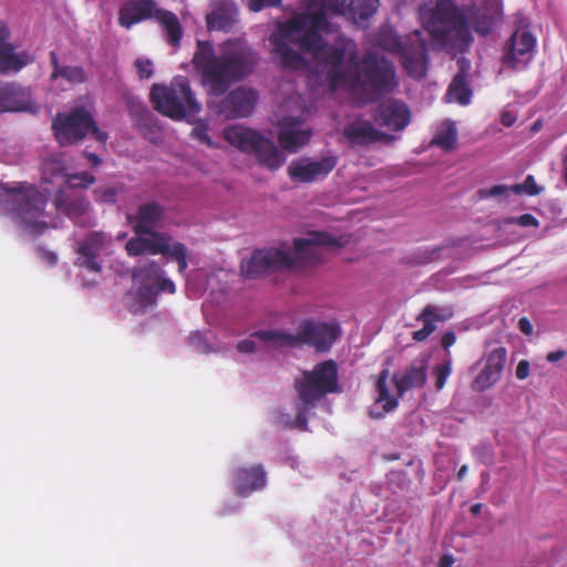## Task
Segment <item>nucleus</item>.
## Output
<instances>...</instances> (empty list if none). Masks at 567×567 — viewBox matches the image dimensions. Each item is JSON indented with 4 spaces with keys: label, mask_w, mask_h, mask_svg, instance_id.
<instances>
[{
    "label": "nucleus",
    "mask_w": 567,
    "mask_h": 567,
    "mask_svg": "<svg viewBox=\"0 0 567 567\" xmlns=\"http://www.w3.org/2000/svg\"><path fill=\"white\" fill-rule=\"evenodd\" d=\"M66 166L60 158H49L42 164V181L53 183L56 178H66Z\"/></svg>",
    "instance_id": "nucleus-37"
},
{
    "label": "nucleus",
    "mask_w": 567,
    "mask_h": 567,
    "mask_svg": "<svg viewBox=\"0 0 567 567\" xmlns=\"http://www.w3.org/2000/svg\"><path fill=\"white\" fill-rule=\"evenodd\" d=\"M258 62V53L240 39L225 41L218 52L210 41L198 40L192 59L202 85L216 97L250 75Z\"/></svg>",
    "instance_id": "nucleus-3"
},
{
    "label": "nucleus",
    "mask_w": 567,
    "mask_h": 567,
    "mask_svg": "<svg viewBox=\"0 0 567 567\" xmlns=\"http://www.w3.org/2000/svg\"><path fill=\"white\" fill-rule=\"evenodd\" d=\"M453 561L454 560L451 556L445 555L440 559L439 567H451Z\"/></svg>",
    "instance_id": "nucleus-63"
},
{
    "label": "nucleus",
    "mask_w": 567,
    "mask_h": 567,
    "mask_svg": "<svg viewBox=\"0 0 567 567\" xmlns=\"http://www.w3.org/2000/svg\"><path fill=\"white\" fill-rule=\"evenodd\" d=\"M120 190L117 187H97L94 189L95 200L114 204Z\"/></svg>",
    "instance_id": "nucleus-45"
},
{
    "label": "nucleus",
    "mask_w": 567,
    "mask_h": 567,
    "mask_svg": "<svg viewBox=\"0 0 567 567\" xmlns=\"http://www.w3.org/2000/svg\"><path fill=\"white\" fill-rule=\"evenodd\" d=\"M155 288L157 292L164 291L168 293H174L176 291L175 284L171 279L165 278L164 275L159 276V278L156 280Z\"/></svg>",
    "instance_id": "nucleus-52"
},
{
    "label": "nucleus",
    "mask_w": 567,
    "mask_h": 567,
    "mask_svg": "<svg viewBox=\"0 0 567 567\" xmlns=\"http://www.w3.org/2000/svg\"><path fill=\"white\" fill-rule=\"evenodd\" d=\"M433 373L435 375V388L437 391H441L445 386L446 380L452 373V361L450 353L443 363L434 367Z\"/></svg>",
    "instance_id": "nucleus-42"
},
{
    "label": "nucleus",
    "mask_w": 567,
    "mask_h": 567,
    "mask_svg": "<svg viewBox=\"0 0 567 567\" xmlns=\"http://www.w3.org/2000/svg\"><path fill=\"white\" fill-rule=\"evenodd\" d=\"M295 390L297 392L295 425L306 431L308 416L317 403L327 394L341 392L338 364L330 359L317 363L312 370H305L302 377L295 380Z\"/></svg>",
    "instance_id": "nucleus-6"
},
{
    "label": "nucleus",
    "mask_w": 567,
    "mask_h": 567,
    "mask_svg": "<svg viewBox=\"0 0 567 567\" xmlns=\"http://www.w3.org/2000/svg\"><path fill=\"white\" fill-rule=\"evenodd\" d=\"M517 225L522 227H538L539 221L534 215L526 213L517 217Z\"/></svg>",
    "instance_id": "nucleus-53"
},
{
    "label": "nucleus",
    "mask_w": 567,
    "mask_h": 567,
    "mask_svg": "<svg viewBox=\"0 0 567 567\" xmlns=\"http://www.w3.org/2000/svg\"><path fill=\"white\" fill-rule=\"evenodd\" d=\"M136 72L141 79H150L153 75L152 62L146 59H137L134 62Z\"/></svg>",
    "instance_id": "nucleus-49"
},
{
    "label": "nucleus",
    "mask_w": 567,
    "mask_h": 567,
    "mask_svg": "<svg viewBox=\"0 0 567 567\" xmlns=\"http://www.w3.org/2000/svg\"><path fill=\"white\" fill-rule=\"evenodd\" d=\"M166 208L156 200L146 202L140 205L135 214H127L126 221L132 226L135 235H144L156 230L165 217Z\"/></svg>",
    "instance_id": "nucleus-19"
},
{
    "label": "nucleus",
    "mask_w": 567,
    "mask_h": 567,
    "mask_svg": "<svg viewBox=\"0 0 567 567\" xmlns=\"http://www.w3.org/2000/svg\"><path fill=\"white\" fill-rule=\"evenodd\" d=\"M337 165L334 156H326L318 161L307 158L293 161L288 166L290 178L299 183H311L326 177Z\"/></svg>",
    "instance_id": "nucleus-18"
},
{
    "label": "nucleus",
    "mask_w": 567,
    "mask_h": 567,
    "mask_svg": "<svg viewBox=\"0 0 567 567\" xmlns=\"http://www.w3.org/2000/svg\"><path fill=\"white\" fill-rule=\"evenodd\" d=\"M192 136L203 144H206L208 146H213V141L208 135V127L204 123H198L193 130H192Z\"/></svg>",
    "instance_id": "nucleus-48"
},
{
    "label": "nucleus",
    "mask_w": 567,
    "mask_h": 567,
    "mask_svg": "<svg viewBox=\"0 0 567 567\" xmlns=\"http://www.w3.org/2000/svg\"><path fill=\"white\" fill-rule=\"evenodd\" d=\"M50 61L53 68L50 76L52 81H55L59 78L64 79L69 83H84L86 81V74L82 66L60 65L55 51L50 52Z\"/></svg>",
    "instance_id": "nucleus-34"
},
{
    "label": "nucleus",
    "mask_w": 567,
    "mask_h": 567,
    "mask_svg": "<svg viewBox=\"0 0 567 567\" xmlns=\"http://www.w3.org/2000/svg\"><path fill=\"white\" fill-rule=\"evenodd\" d=\"M54 203L56 209L72 219L75 224H80L81 219L90 209V203L85 196L68 194L62 188L58 190Z\"/></svg>",
    "instance_id": "nucleus-28"
},
{
    "label": "nucleus",
    "mask_w": 567,
    "mask_h": 567,
    "mask_svg": "<svg viewBox=\"0 0 567 567\" xmlns=\"http://www.w3.org/2000/svg\"><path fill=\"white\" fill-rule=\"evenodd\" d=\"M503 18L499 0H481L458 7L452 0H440L424 21L434 44L446 51L464 53L472 45V30L489 35Z\"/></svg>",
    "instance_id": "nucleus-2"
},
{
    "label": "nucleus",
    "mask_w": 567,
    "mask_h": 567,
    "mask_svg": "<svg viewBox=\"0 0 567 567\" xmlns=\"http://www.w3.org/2000/svg\"><path fill=\"white\" fill-rule=\"evenodd\" d=\"M380 0H348L347 12L354 22L370 19L379 9Z\"/></svg>",
    "instance_id": "nucleus-36"
},
{
    "label": "nucleus",
    "mask_w": 567,
    "mask_h": 567,
    "mask_svg": "<svg viewBox=\"0 0 567 567\" xmlns=\"http://www.w3.org/2000/svg\"><path fill=\"white\" fill-rule=\"evenodd\" d=\"M237 16L238 11L234 1L218 0L206 17L207 28L229 32L237 21Z\"/></svg>",
    "instance_id": "nucleus-27"
},
{
    "label": "nucleus",
    "mask_w": 567,
    "mask_h": 567,
    "mask_svg": "<svg viewBox=\"0 0 567 567\" xmlns=\"http://www.w3.org/2000/svg\"><path fill=\"white\" fill-rule=\"evenodd\" d=\"M323 0H302V6L307 10L306 12H312L322 9Z\"/></svg>",
    "instance_id": "nucleus-58"
},
{
    "label": "nucleus",
    "mask_w": 567,
    "mask_h": 567,
    "mask_svg": "<svg viewBox=\"0 0 567 567\" xmlns=\"http://www.w3.org/2000/svg\"><path fill=\"white\" fill-rule=\"evenodd\" d=\"M150 97L157 112L175 121H190L202 111L189 80L183 75L175 76L169 85L153 84Z\"/></svg>",
    "instance_id": "nucleus-9"
},
{
    "label": "nucleus",
    "mask_w": 567,
    "mask_h": 567,
    "mask_svg": "<svg viewBox=\"0 0 567 567\" xmlns=\"http://www.w3.org/2000/svg\"><path fill=\"white\" fill-rule=\"evenodd\" d=\"M246 1H247L248 8L254 12H258L266 7L279 6L281 2V0H246Z\"/></svg>",
    "instance_id": "nucleus-51"
},
{
    "label": "nucleus",
    "mask_w": 567,
    "mask_h": 567,
    "mask_svg": "<svg viewBox=\"0 0 567 567\" xmlns=\"http://www.w3.org/2000/svg\"><path fill=\"white\" fill-rule=\"evenodd\" d=\"M388 377L389 371L386 369H383L379 373V378L377 381L378 396L373 405L369 410V416L373 420H380L384 417L385 414L395 410L399 404L398 399L392 398L390 395V391L388 388Z\"/></svg>",
    "instance_id": "nucleus-29"
},
{
    "label": "nucleus",
    "mask_w": 567,
    "mask_h": 567,
    "mask_svg": "<svg viewBox=\"0 0 567 567\" xmlns=\"http://www.w3.org/2000/svg\"><path fill=\"white\" fill-rule=\"evenodd\" d=\"M561 171H563L564 183L567 186V144H566V147L563 151Z\"/></svg>",
    "instance_id": "nucleus-61"
},
{
    "label": "nucleus",
    "mask_w": 567,
    "mask_h": 567,
    "mask_svg": "<svg viewBox=\"0 0 567 567\" xmlns=\"http://www.w3.org/2000/svg\"><path fill=\"white\" fill-rule=\"evenodd\" d=\"M518 328H519L520 332H523L526 336L533 334L534 327H533L530 320L526 317H522L518 320Z\"/></svg>",
    "instance_id": "nucleus-56"
},
{
    "label": "nucleus",
    "mask_w": 567,
    "mask_h": 567,
    "mask_svg": "<svg viewBox=\"0 0 567 567\" xmlns=\"http://www.w3.org/2000/svg\"><path fill=\"white\" fill-rule=\"evenodd\" d=\"M143 245L144 241H142V235H135L134 237L126 241L125 250L128 256H141L144 254Z\"/></svg>",
    "instance_id": "nucleus-46"
},
{
    "label": "nucleus",
    "mask_w": 567,
    "mask_h": 567,
    "mask_svg": "<svg viewBox=\"0 0 567 567\" xmlns=\"http://www.w3.org/2000/svg\"><path fill=\"white\" fill-rule=\"evenodd\" d=\"M225 140L239 151L256 155L260 165L275 171L285 162V155L275 143L257 131L244 125H230L224 128Z\"/></svg>",
    "instance_id": "nucleus-13"
},
{
    "label": "nucleus",
    "mask_w": 567,
    "mask_h": 567,
    "mask_svg": "<svg viewBox=\"0 0 567 567\" xmlns=\"http://www.w3.org/2000/svg\"><path fill=\"white\" fill-rule=\"evenodd\" d=\"M70 188H87L95 183V177L89 172L68 174L64 181Z\"/></svg>",
    "instance_id": "nucleus-41"
},
{
    "label": "nucleus",
    "mask_w": 567,
    "mask_h": 567,
    "mask_svg": "<svg viewBox=\"0 0 567 567\" xmlns=\"http://www.w3.org/2000/svg\"><path fill=\"white\" fill-rule=\"evenodd\" d=\"M447 96L461 105H467L472 99L468 74L457 73L447 89Z\"/></svg>",
    "instance_id": "nucleus-35"
},
{
    "label": "nucleus",
    "mask_w": 567,
    "mask_h": 567,
    "mask_svg": "<svg viewBox=\"0 0 567 567\" xmlns=\"http://www.w3.org/2000/svg\"><path fill=\"white\" fill-rule=\"evenodd\" d=\"M343 135L351 146H365L375 142H390L394 137L377 130L369 122H355L347 125Z\"/></svg>",
    "instance_id": "nucleus-25"
},
{
    "label": "nucleus",
    "mask_w": 567,
    "mask_h": 567,
    "mask_svg": "<svg viewBox=\"0 0 567 567\" xmlns=\"http://www.w3.org/2000/svg\"><path fill=\"white\" fill-rule=\"evenodd\" d=\"M10 31L7 24L0 21V74L18 72L33 62L27 51L16 52V48L8 40Z\"/></svg>",
    "instance_id": "nucleus-21"
},
{
    "label": "nucleus",
    "mask_w": 567,
    "mask_h": 567,
    "mask_svg": "<svg viewBox=\"0 0 567 567\" xmlns=\"http://www.w3.org/2000/svg\"><path fill=\"white\" fill-rule=\"evenodd\" d=\"M235 493L247 497L266 486V472L260 464L237 467L233 472Z\"/></svg>",
    "instance_id": "nucleus-22"
},
{
    "label": "nucleus",
    "mask_w": 567,
    "mask_h": 567,
    "mask_svg": "<svg viewBox=\"0 0 567 567\" xmlns=\"http://www.w3.org/2000/svg\"><path fill=\"white\" fill-rule=\"evenodd\" d=\"M83 154L89 159V162L92 164V166H99L102 163L101 157L95 153L85 151Z\"/></svg>",
    "instance_id": "nucleus-62"
},
{
    "label": "nucleus",
    "mask_w": 567,
    "mask_h": 567,
    "mask_svg": "<svg viewBox=\"0 0 567 567\" xmlns=\"http://www.w3.org/2000/svg\"><path fill=\"white\" fill-rule=\"evenodd\" d=\"M343 244L327 231H312L306 237L295 238V254L280 248L256 249L251 257L241 264V274L247 279L258 278L282 269H297L302 265L321 261L322 249L337 250Z\"/></svg>",
    "instance_id": "nucleus-4"
},
{
    "label": "nucleus",
    "mask_w": 567,
    "mask_h": 567,
    "mask_svg": "<svg viewBox=\"0 0 567 567\" xmlns=\"http://www.w3.org/2000/svg\"><path fill=\"white\" fill-rule=\"evenodd\" d=\"M508 190H511V186L506 185H495L488 189H481L478 192L481 198H488V197H495L499 195L506 194Z\"/></svg>",
    "instance_id": "nucleus-50"
},
{
    "label": "nucleus",
    "mask_w": 567,
    "mask_h": 567,
    "mask_svg": "<svg viewBox=\"0 0 567 567\" xmlns=\"http://www.w3.org/2000/svg\"><path fill=\"white\" fill-rule=\"evenodd\" d=\"M37 113L38 104L32 99L31 90L17 82L0 81V113Z\"/></svg>",
    "instance_id": "nucleus-16"
},
{
    "label": "nucleus",
    "mask_w": 567,
    "mask_h": 567,
    "mask_svg": "<svg viewBox=\"0 0 567 567\" xmlns=\"http://www.w3.org/2000/svg\"><path fill=\"white\" fill-rule=\"evenodd\" d=\"M458 65H460V70L457 73L467 74V71L470 69V62L463 59V60L458 61Z\"/></svg>",
    "instance_id": "nucleus-64"
},
{
    "label": "nucleus",
    "mask_w": 567,
    "mask_h": 567,
    "mask_svg": "<svg viewBox=\"0 0 567 567\" xmlns=\"http://www.w3.org/2000/svg\"><path fill=\"white\" fill-rule=\"evenodd\" d=\"M378 43L383 50L399 55L403 68L413 79L420 80L426 75L427 48L420 30L403 38L392 31L381 32Z\"/></svg>",
    "instance_id": "nucleus-10"
},
{
    "label": "nucleus",
    "mask_w": 567,
    "mask_h": 567,
    "mask_svg": "<svg viewBox=\"0 0 567 567\" xmlns=\"http://www.w3.org/2000/svg\"><path fill=\"white\" fill-rule=\"evenodd\" d=\"M535 45L536 40L529 30H516L504 47L503 63L507 66H516L518 62L533 52Z\"/></svg>",
    "instance_id": "nucleus-23"
},
{
    "label": "nucleus",
    "mask_w": 567,
    "mask_h": 567,
    "mask_svg": "<svg viewBox=\"0 0 567 567\" xmlns=\"http://www.w3.org/2000/svg\"><path fill=\"white\" fill-rule=\"evenodd\" d=\"M515 121H516V116L508 111L503 112L501 115L502 124L507 127L512 126L515 123Z\"/></svg>",
    "instance_id": "nucleus-60"
},
{
    "label": "nucleus",
    "mask_w": 567,
    "mask_h": 567,
    "mask_svg": "<svg viewBox=\"0 0 567 567\" xmlns=\"http://www.w3.org/2000/svg\"><path fill=\"white\" fill-rule=\"evenodd\" d=\"M354 81L371 101L379 100L399 86L394 64L374 52H367L362 56Z\"/></svg>",
    "instance_id": "nucleus-11"
},
{
    "label": "nucleus",
    "mask_w": 567,
    "mask_h": 567,
    "mask_svg": "<svg viewBox=\"0 0 567 567\" xmlns=\"http://www.w3.org/2000/svg\"><path fill=\"white\" fill-rule=\"evenodd\" d=\"M374 120L389 130L401 131L409 125L411 112L408 105L401 101H388L379 106Z\"/></svg>",
    "instance_id": "nucleus-24"
},
{
    "label": "nucleus",
    "mask_w": 567,
    "mask_h": 567,
    "mask_svg": "<svg viewBox=\"0 0 567 567\" xmlns=\"http://www.w3.org/2000/svg\"><path fill=\"white\" fill-rule=\"evenodd\" d=\"M295 390L297 392L295 425L306 431L308 416L317 403L327 394L341 392L338 364L330 359L317 363L312 370H305L302 377L295 380Z\"/></svg>",
    "instance_id": "nucleus-7"
},
{
    "label": "nucleus",
    "mask_w": 567,
    "mask_h": 567,
    "mask_svg": "<svg viewBox=\"0 0 567 567\" xmlns=\"http://www.w3.org/2000/svg\"><path fill=\"white\" fill-rule=\"evenodd\" d=\"M155 18L163 25L167 42L174 48H179L183 31L177 16L172 11L157 9L155 11Z\"/></svg>",
    "instance_id": "nucleus-33"
},
{
    "label": "nucleus",
    "mask_w": 567,
    "mask_h": 567,
    "mask_svg": "<svg viewBox=\"0 0 567 567\" xmlns=\"http://www.w3.org/2000/svg\"><path fill=\"white\" fill-rule=\"evenodd\" d=\"M48 203L45 194L27 182L0 183V208L3 214L19 220L24 228L42 230L47 224L40 218Z\"/></svg>",
    "instance_id": "nucleus-8"
},
{
    "label": "nucleus",
    "mask_w": 567,
    "mask_h": 567,
    "mask_svg": "<svg viewBox=\"0 0 567 567\" xmlns=\"http://www.w3.org/2000/svg\"><path fill=\"white\" fill-rule=\"evenodd\" d=\"M530 372V365L527 360H520L516 367V378L518 380H525L528 378Z\"/></svg>",
    "instance_id": "nucleus-54"
},
{
    "label": "nucleus",
    "mask_w": 567,
    "mask_h": 567,
    "mask_svg": "<svg viewBox=\"0 0 567 567\" xmlns=\"http://www.w3.org/2000/svg\"><path fill=\"white\" fill-rule=\"evenodd\" d=\"M250 337L259 339L266 347L274 350L308 347L318 353H327L341 337V329L336 322L306 318L299 321L296 333L261 329L252 332Z\"/></svg>",
    "instance_id": "nucleus-5"
},
{
    "label": "nucleus",
    "mask_w": 567,
    "mask_h": 567,
    "mask_svg": "<svg viewBox=\"0 0 567 567\" xmlns=\"http://www.w3.org/2000/svg\"><path fill=\"white\" fill-rule=\"evenodd\" d=\"M445 319L446 318L440 313V308L433 305L425 306L416 317L417 321L423 322V328L413 332V340L417 342L426 340L436 330V322Z\"/></svg>",
    "instance_id": "nucleus-32"
},
{
    "label": "nucleus",
    "mask_w": 567,
    "mask_h": 567,
    "mask_svg": "<svg viewBox=\"0 0 567 567\" xmlns=\"http://www.w3.org/2000/svg\"><path fill=\"white\" fill-rule=\"evenodd\" d=\"M155 2L153 0H131L124 3L118 12V22L130 29L134 24L155 17Z\"/></svg>",
    "instance_id": "nucleus-26"
},
{
    "label": "nucleus",
    "mask_w": 567,
    "mask_h": 567,
    "mask_svg": "<svg viewBox=\"0 0 567 567\" xmlns=\"http://www.w3.org/2000/svg\"><path fill=\"white\" fill-rule=\"evenodd\" d=\"M455 333L453 331H447L442 336L441 344L446 351H449V349L455 343Z\"/></svg>",
    "instance_id": "nucleus-57"
},
{
    "label": "nucleus",
    "mask_w": 567,
    "mask_h": 567,
    "mask_svg": "<svg viewBox=\"0 0 567 567\" xmlns=\"http://www.w3.org/2000/svg\"><path fill=\"white\" fill-rule=\"evenodd\" d=\"M565 357H566L565 350H557V351L549 352L546 357V360L550 363H555V362L560 361Z\"/></svg>",
    "instance_id": "nucleus-59"
},
{
    "label": "nucleus",
    "mask_w": 567,
    "mask_h": 567,
    "mask_svg": "<svg viewBox=\"0 0 567 567\" xmlns=\"http://www.w3.org/2000/svg\"><path fill=\"white\" fill-rule=\"evenodd\" d=\"M157 290L154 286L142 284L137 289V301L142 307H150L156 302Z\"/></svg>",
    "instance_id": "nucleus-44"
},
{
    "label": "nucleus",
    "mask_w": 567,
    "mask_h": 567,
    "mask_svg": "<svg viewBox=\"0 0 567 567\" xmlns=\"http://www.w3.org/2000/svg\"><path fill=\"white\" fill-rule=\"evenodd\" d=\"M258 102V93L250 87H237L230 91L218 104L217 112L226 118L249 116Z\"/></svg>",
    "instance_id": "nucleus-15"
},
{
    "label": "nucleus",
    "mask_w": 567,
    "mask_h": 567,
    "mask_svg": "<svg viewBox=\"0 0 567 567\" xmlns=\"http://www.w3.org/2000/svg\"><path fill=\"white\" fill-rule=\"evenodd\" d=\"M144 252L163 255L167 259L176 260L178 271L184 272L187 268V248L182 243H173L167 233L151 230L142 235Z\"/></svg>",
    "instance_id": "nucleus-14"
},
{
    "label": "nucleus",
    "mask_w": 567,
    "mask_h": 567,
    "mask_svg": "<svg viewBox=\"0 0 567 567\" xmlns=\"http://www.w3.org/2000/svg\"><path fill=\"white\" fill-rule=\"evenodd\" d=\"M132 275L133 279L144 284L150 280H157L159 276L164 275V270L156 261H148L143 266L135 267Z\"/></svg>",
    "instance_id": "nucleus-38"
},
{
    "label": "nucleus",
    "mask_w": 567,
    "mask_h": 567,
    "mask_svg": "<svg viewBox=\"0 0 567 567\" xmlns=\"http://www.w3.org/2000/svg\"><path fill=\"white\" fill-rule=\"evenodd\" d=\"M189 342L197 352L208 353L212 351V348L206 341L205 334H203L202 332H195L190 334Z\"/></svg>",
    "instance_id": "nucleus-47"
},
{
    "label": "nucleus",
    "mask_w": 567,
    "mask_h": 567,
    "mask_svg": "<svg viewBox=\"0 0 567 567\" xmlns=\"http://www.w3.org/2000/svg\"><path fill=\"white\" fill-rule=\"evenodd\" d=\"M337 31L334 24L322 13L293 14L286 21L278 22L277 29L269 35L271 54L284 69L300 70L306 66V59L291 44L303 53H310L327 69V79L334 90L348 82L349 75L342 68L347 48L327 44L322 33Z\"/></svg>",
    "instance_id": "nucleus-1"
},
{
    "label": "nucleus",
    "mask_w": 567,
    "mask_h": 567,
    "mask_svg": "<svg viewBox=\"0 0 567 567\" xmlns=\"http://www.w3.org/2000/svg\"><path fill=\"white\" fill-rule=\"evenodd\" d=\"M457 142V131L453 125H450L445 131L439 133L432 144L440 146L445 152L454 150Z\"/></svg>",
    "instance_id": "nucleus-40"
},
{
    "label": "nucleus",
    "mask_w": 567,
    "mask_h": 567,
    "mask_svg": "<svg viewBox=\"0 0 567 567\" xmlns=\"http://www.w3.org/2000/svg\"><path fill=\"white\" fill-rule=\"evenodd\" d=\"M318 12L322 13L327 20H329V14L344 16L348 13L346 0H323L321 10H316L312 12H299L298 14H315Z\"/></svg>",
    "instance_id": "nucleus-39"
},
{
    "label": "nucleus",
    "mask_w": 567,
    "mask_h": 567,
    "mask_svg": "<svg viewBox=\"0 0 567 567\" xmlns=\"http://www.w3.org/2000/svg\"><path fill=\"white\" fill-rule=\"evenodd\" d=\"M107 241L110 239L103 231L89 233L78 245L79 258L75 265L92 272H101L102 266L97 259Z\"/></svg>",
    "instance_id": "nucleus-20"
},
{
    "label": "nucleus",
    "mask_w": 567,
    "mask_h": 567,
    "mask_svg": "<svg viewBox=\"0 0 567 567\" xmlns=\"http://www.w3.org/2000/svg\"><path fill=\"white\" fill-rule=\"evenodd\" d=\"M311 137L309 130H300L295 124L284 123L278 133L280 145L288 152H297Z\"/></svg>",
    "instance_id": "nucleus-31"
},
{
    "label": "nucleus",
    "mask_w": 567,
    "mask_h": 567,
    "mask_svg": "<svg viewBox=\"0 0 567 567\" xmlns=\"http://www.w3.org/2000/svg\"><path fill=\"white\" fill-rule=\"evenodd\" d=\"M427 379L426 362H417L411 364L401 377L394 375V384L399 395H403L406 391L414 388H422Z\"/></svg>",
    "instance_id": "nucleus-30"
},
{
    "label": "nucleus",
    "mask_w": 567,
    "mask_h": 567,
    "mask_svg": "<svg viewBox=\"0 0 567 567\" xmlns=\"http://www.w3.org/2000/svg\"><path fill=\"white\" fill-rule=\"evenodd\" d=\"M240 353H252L256 351V343L251 339H245L237 344Z\"/></svg>",
    "instance_id": "nucleus-55"
},
{
    "label": "nucleus",
    "mask_w": 567,
    "mask_h": 567,
    "mask_svg": "<svg viewBox=\"0 0 567 567\" xmlns=\"http://www.w3.org/2000/svg\"><path fill=\"white\" fill-rule=\"evenodd\" d=\"M511 190L516 195L527 194L529 196H536L543 190L536 183L533 175H528L522 184H515L511 186Z\"/></svg>",
    "instance_id": "nucleus-43"
},
{
    "label": "nucleus",
    "mask_w": 567,
    "mask_h": 567,
    "mask_svg": "<svg viewBox=\"0 0 567 567\" xmlns=\"http://www.w3.org/2000/svg\"><path fill=\"white\" fill-rule=\"evenodd\" d=\"M52 130L62 146L78 144L89 134L103 145L109 140V134L99 128L92 111L85 105H76L69 112L58 113L52 121Z\"/></svg>",
    "instance_id": "nucleus-12"
},
{
    "label": "nucleus",
    "mask_w": 567,
    "mask_h": 567,
    "mask_svg": "<svg viewBox=\"0 0 567 567\" xmlns=\"http://www.w3.org/2000/svg\"><path fill=\"white\" fill-rule=\"evenodd\" d=\"M507 361V350L497 347L487 353L485 365L471 383L474 392H484L493 388L502 378Z\"/></svg>",
    "instance_id": "nucleus-17"
}]
</instances>
